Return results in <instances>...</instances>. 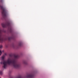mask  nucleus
Instances as JSON below:
<instances>
[{
    "mask_svg": "<svg viewBox=\"0 0 78 78\" xmlns=\"http://www.w3.org/2000/svg\"><path fill=\"white\" fill-rule=\"evenodd\" d=\"M19 58V56L18 55H14V58H9L7 61L1 62L0 64L3 65V67L5 69L7 67V64L9 65H11L12 64L13 67L15 68H19L20 67V65L18 64L16 61V59H18Z\"/></svg>",
    "mask_w": 78,
    "mask_h": 78,
    "instance_id": "f257e3e1",
    "label": "nucleus"
},
{
    "mask_svg": "<svg viewBox=\"0 0 78 78\" xmlns=\"http://www.w3.org/2000/svg\"><path fill=\"white\" fill-rule=\"evenodd\" d=\"M15 39L14 37L12 36V37H6L5 38H3V37L2 35V31L0 30V42H4L5 41H7L8 40L9 41H10L12 39L14 40Z\"/></svg>",
    "mask_w": 78,
    "mask_h": 78,
    "instance_id": "f03ea898",
    "label": "nucleus"
},
{
    "mask_svg": "<svg viewBox=\"0 0 78 78\" xmlns=\"http://www.w3.org/2000/svg\"><path fill=\"white\" fill-rule=\"evenodd\" d=\"M2 27L3 28H6V27H8L9 28V30L10 32L11 33L12 32V29L11 27V26H10V23L9 22H7L5 23H2Z\"/></svg>",
    "mask_w": 78,
    "mask_h": 78,
    "instance_id": "7ed1b4c3",
    "label": "nucleus"
},
{
    "mask_svg": "<svg viewBox=\"0 0 78 78\" xmlns=\"http://www.w3.org/2000/svg\"><path fill=\"white\" fill-rule=\"evenodd\" d=\"M0 8L1 9H2V16L4 17H6V14L7 13V12L6 11V9L2 6H0Z\"/></svg>",
    "mask_w": 78,
    "mask_h": 78,
    "instance_id": "20e7f679",
    "label": "nucleus"
},
{
    "mask_svg": "<svg viewBox=\"0 0 78 78\" xmlns=\"http://www.w3.org/2000/svg\"><path fill=\"white\" fill-rule=\"evenodd\" d=\"M27 78H34V74L33 73L29 74L27 76Z\"/></svg>",
    "mask_w": 78,
    "mask_h": 78,
    "instance_id": "39448f33",
    "label": "nucleus"
},
{
    "mask_svg": "<svg viewBox=\"0 0 78 78\" xmlns=\"http://www.w3.org/2000/svg\"><path fill=\"white\" fill-rule=\"evenodd\" d=\"M2 60V61H4V59H5V55H3L1 58Z\"/></svg>",
    "mask_w": 78,
    "mask_h": 78,
    "instance_id": "423d86ee",
    "label": "nucleus"
},
{
    "mask_svg": "<svg viewBox=\"0 0 78 78\" xmlns=\"http://www.w3.org/2000/svg\"><path fill=\"white\" fill-rule=\"evenodd\" d=\"M16 78H22V76H20L17 77Z\"/></svg>",
    "mask_w": 78,
    "mask_h": 78,
    "instance_id": "0eeeda50",
    "label": "nucleus"
},
{
    "mask_svg": "<svg viewBox=\"0 0 78 78\" xmlns=\"http://www.w3.org/2000/svg\"><path fill=\"white\" fill-rule=\"evenodd\" d=\"M22 45V43H20L19 44V46H20Z\"/></svg>",
    "mask_w": 78,
    "mask_h": 78,
    "instance_id": "6e6552de",
    "label": "nucleus"
},
{
    "mask_svg": "<svg viewBox=\"0 0 78 78\" xmlns=\"http://www.w3.org/2000/svg\"><path fill=\"white\" fill-rule=\"evenodd\" d=\"M2 51H1V50H0V55H2Z\"/></svg>",
    "mask_w": 78,
    "mask_h": 78,
    "instance_id": "1a4fd4ad",
    "label": "nucleus"
},
{
    "mask_svg": "<svg viewBox=\"0 0 78 78\" xmlns=\"http://www.w3.org/2000/svg\"><path fill=\"white\" fill-rule=\"evenodd\" d=\"M0 74L2 75V71L0 72Z\"/></svg>",
    "mask_w": 78,
    "mask_h": 78,
    "instance_id": "9d476101",
    "label": "nucleus"
},
{
    "mask_svg": "<svg viewBox=\"0 0 78 78\" xmlns=\"http://www.w3.org/2000/svg\"><path fill=\"white\" fill-rule=\"evenodd\" d=\"M0 48H2V45H0Z\"/></svg>",
    "mask_w": 78,
    "mask_h": 78,
    "instance_id": "9b49d317",
    "label": "nucleus"
},
{
    "mask_svg": "<svg viewBox=\"0 0 78 78\" xmlns=\"http://www.w3.org/2000/svg\"><path fill=\"white\" fill-rule=\"evenodd\" d=\"M23 63L24 64H26V62L25 61L23 62Z\"/></svg>",
    "mask_w": 78,
    "mask_h": 78,
    "instance_id": "f8f14e48",
    "label": "nucleus"
},
{
    "mask_svg": "<svg viewBox=\"0 0 78 78\" xmlns=\"http://www.w3.org/2000/svg\"><path fill=\"white\" fill-rule=\"evenodd\" d=\"M5 55H6V54L5 53Z\"/></svg>",
    "mask_w": 78,
    "mask_h": 78,
    "instance_id": "ddd939ff",
    "label": "nucleus"
},
{
    "mask_svg": "<svg viewBox=\"0 0 78 78\" xmlns=\"http://www.w3.org/2000/svg\"><path fill=\"white\" fill-rule=\"evenodd\" d=\"M0 78H1V77H0Z\"/></svg>",
    "mask_w": 78,
    "mask_h": 78,
    "instance_id": "4468645a",
    "label": "nucleus"
}]
</instances>
